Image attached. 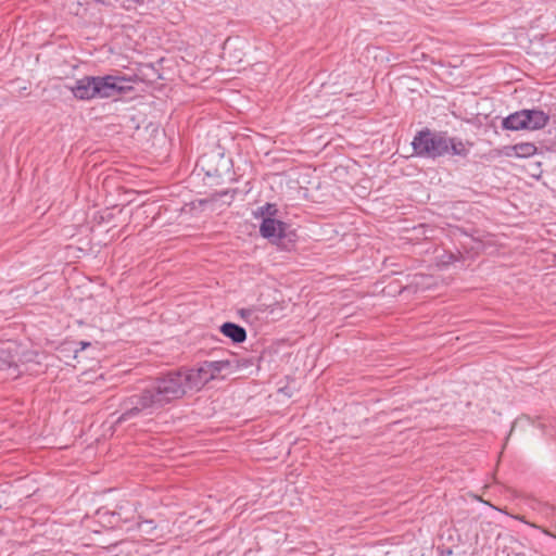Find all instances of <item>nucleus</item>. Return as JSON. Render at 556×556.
<instances>
[{
  "label": "nucleus",
  "mask_w": 556,
  "mask_h": 556,
  "mask_svg": "<svg viewBox=\"0 0 556 556\" xmlns=\"http://www.w3.org/2000/svg\"><path fill=\"white\" fill-rule=\"evenodd\" d=\"M17 351L11 346L0 349V372L5 374V379H16L22 375V370L17 363Z\"/></svg>",
  "instance_id": "obj_6"
},
{
  "label": "nucleus",
  "mask_w": 556,
  "mask_h": 556,
  "mask_svg": "<svg viewBox=\"0 0 556 556\" xmlns=\"http://www.w3.org/2000/svg\"><path fill=\"white\" fill-rule=\"evenodd\" d=\"M231 367L228 359L204 361L198 367H189L191 377L200 391L208 381L215 379L220 372Z\"/></svg>",
  "instance_id": "obj_4"
},
{
  "label": "nucleus",
  "mask_w": 556,
  "mask_h": 556,
  "mask_svg": "<svg viewBox=\"0 0 556 556\" xmlns=\"http://www.w3.org/2000/svg\"><path fill=\"white\" fill-rule=\"evenodd\" d=\"M136 507L135 504L125 502L117 506L115 510L110 513L113 520H109V522L113 527H117L121 523H130L135 519Z\"/></svg>",
  "instance_id": "obj_8"
},
{
  "label": "nucleus",
  "mask_w": 556,
  "mask_h": 556,
  "mask_svg": "<svg viewBox=\"0 0 556 556\" xmlns=\"http://www.w3.org/2000/svg\"><path fill=\"white\" fill-rule=\"evenodd\" d=\"M413 153L420 159L437 160L445 155L467 157L469 148L459 137H450L446 131L425 127L418 130L412 142Z\"/></svg>",
  "instance_id": "obj_2"
},
{
  "label": "nucleus",
  "mask_w": 556,
  "mask_h": 556,
  "mask_svg": "<svg viewBox=\"0 0 556 556\" xmlns=\"http://www.w3.org/2000/svg\"><path fill=\"white\" fill-rule=\"evenodd\" d=\"M516 556H519V555H516Z\"/></svg>",
  "instance_id": "obj_22"
},
{
  "label": "nucleus",
  "mask_w": 556,
  "mask_h": 556,
  "mask_svg": "<svg viewBox=\"0 0 556 556\" xmlns=\"http://www.w3.org/2000/svg\"><path fill=\"white\" fill-rule=\"evenodd\" d=\"M260 233L280 250L291 251L296 243V232L290 226L277 218L264 217L260 226Z\"/></svg>",
  "instance_id": "obj_3"
},
{
  "label": "nucleus",
  "mask_w": 556,
  "mask_h": 556,
  "mask_svg": "<svg viewBox=\"0 0 556 556\" xmlns=\"http://www.w3.org/2000/svg\"><path fill=\"white\" fill-rule=\"evenodd\" d=\"M538 148L532 142H520L504 148V155L507 157L527 159L536 154Z\"/></svg>",
  "instance_id": "obj_10"
},
{
  "label": "nucleus",
  "mask_w": 556,
  "mask_h": 556,
  "mask_svg": "<svg viewBox=\"0 0 556 556\" xmlns=\"http://www.w3.org/2000/svg\"><path fill=\"white\" fill-rule=\"evenodd\" d=\"M98 76H84L70 87L72 94L83 101L98 99Z\"/></svg>",
  "instance_id": "obj_5"
},
{
  "label": "nucleus",
  "mask_w": 556,
  "mask_h": 556,
  "mask_svg": "<svg viewBox=\"0 0 556 556\" xmlns=\"http://www.w3.org/2000/svg\"><path fill=\"white\" fill-rule=\"evenodd\" d=\"M463 258L464 256L458 250L456 252L438 250L435 254L437 265L441 268H446L450 265L460 263Z\"/></svg>",
  "instance_id": "obj_12"
},
{
  "label": "nucleus",
  "mask_w": 556,
  "mask_h": 556,
  "mask_svg": "<svg viewBox=\"0 0 556 556\" xmlns=\"http://www.w3.org/2000/svg\"><path fill=\"white\" fill-rule=\"evenodd\" d=\"M522 117L525 121V130H541L545 128L549 122V115L539 109H523Z\"/></svg>",
  "instance_id": "obj_7"
},
{
  "label": "nucleus",
  "mask_w": 556,
  "mask_h": 556,
  "mask_svg": "<svg viewBox=\"0 0 556 556\" xmlns=\"http://www.w3.org/2000/svg\"><path fill=\"white\" fill-rule=\"evenodd\" d=\"M148 525L150 526L151 529H154L155 528V525H154V521L153 520H144L142 522H138L137 526L139 529H142V525Z\"/></svg>",
  "instance_id": "obj_19"
},
{
  "label": "nucleus",
  "mask_w": 556,
  "mask_h": 556,
  "mask_svg": "<svg viewBox=\"0 0 556 556\" xmlns=\"http://www.w3.org/2000/svg\"><path fill=\"white\" fill-rule=\"evenodd\" d=\"M219 331L235 344L243 343L247 340V330L242 326L232 321L222 324Z\"/></svg>",
  "instance_id": "obj_11"
},
{
  "label": "nucleus",
  "mask_w": 556,
  "mask_h": 556,
  "mask_svg": "<svg viewBox=\"0 0 556 556\" xmlns=\"http://www.w3.org/2000/svg\"><path fill=\"white\" fill-rule=\"evenodd\" d=\"M427 279V276L425 275H415L414 276V280H413V283L416 286V287H424V280Z\"/></svg>",
  "instance_id": "obj_17"
},
{
  "label": "nucleus",
  "mask_w": 556,
  "mask_h": 556,
  "mask_svg": "<svg viewBox=\"0 0 556 556\" xmlns=\"http://www.w3.org/2000/svg\"><path fill=\"white\" fill-rule=\"evenodd\" d=\"M523 124L522 110H519L503 118L502 128L513 131L525 130Z\"/></svg>",
  "instance_id": "obj_13"
},
{
  "label": "nucleus",
  "mask_w": 556,
  "mask_h": 556,
  "mask_svg": "<svg viewBox=\"0 0 556 556\" xmlns=\"http://www.w3.org/2000/svg\"><path fill=\"white\" fill-rule=\"evenodd\" d=\"M513 518L517 519V520H520L522 522H525L526 525L532 527V528H535V529H540L539 527H536L535 525L531 523V522H528L523 519V517L521 516H513Z\"/></svg>",
  "instance_id": "obj_20"
},
{
  "label": "nucleus",
  "mask_w": 556,
  "mask_h": 556,
  "mask_svg": "<svg viewBox=\"0 0 556 556\" xmlns=\"http://www.w3.org/2000/svg\"><path fill=\"white\" fill-rule=\"evenodd\" d=\"M97 90L99 92L98 99H109L115 96H121L118 86L115 84L113 75L98 76Z\"/></svg>",
  "instance_id": "obj_9"
},
{
  "label": "nucleus",
  "mask_w": 556,
  "mask_h": 556,
  "mask_svg": "<svg viewBox=\"0 0 556 556\" xmlns=\"http://www.w3.org/2000/svg\"><path fill=\"white\" fill-rule=\"evenodd\" d=\"M113 78L115 79V84L119 87L118 92L119 94H125L134 90L132 84L138 81L137 75H113Z\"/></svg>",
  "instance_id": "obj_14"
},
{
  "label": "nucleus",
  "mask_w": 556,
  "mask_h": 556,
  "mask_svg": "<svg viewBox=\"0 0 556 556\" xmlns=\"http://www.w3.org/2000/svg\"><path fill=\"white\" fill-rule=\"evenodd\" d=\"M199 391L191 377L189 367L169 370L160 377L140 393L124 399L119 404V415L115 424L129 421L141 414H153L170 402L184 397L189 392Z\"/></svg>",
  "instance_id": "obj_1"
},
{
  "label": "nucleus",
  "mask_w": 556,
  "mask_h": 556,
  "mask_svg": "<svg viewBox=\"0 0 556 556\" xmlns=\"http://www.w3.org/2000/svg\"><path fill=\"white\" fill-rule=\"evenodd\" d=\"M96 2H99V3H104L105 0H94Z\"/></svg>",
  "instance_id": "obj_21"
},
{
  "label": "nucleus",
  "mask_w": 556,
  "mask_h": 556,
  "mask_svg": "<svg viewBox=\"0 0 556 556\" xmlns=\"http://www.w3.org/2000/svg\"><path fill=\"white\" fill-rule=\"evenodd\" d=\"M78 345H79V348L74 349V353H75V355H76L78 352H81V351H84L85 349H87L88 346H90V342H87V341H80V342H78Z\"/></svg>",
  "instance_id": "obj_18"
},
{
  "label": "nucleus",
  "mask_w": 556,
  "mask_h": 556,
  "mask_svg": "<svg viewBox=\"0 0 556 556\" xmlns=\"http://www.w3.org/2000/svg\"><path fill=\"white\" fill-rule=\"evenodd\" d=\"M278 213H279V210H278L277 204L267 202L264 205L257 207V210L253 213V215L255 218L262 217V219L264 217L276 218Z\"/></svg>",
  "instance_id": "obj_15"
},
{
  "label": "nucleus",
  "mask_w": 556,
  "mask_h": 556,
  "mask_svg": "<svg viewBox=\"0 0 556 556\" xmlns=\"http://www.w3.org/2000/svg\"><path fill=\"white\" fill-rule=\"evenodd\" d=\"M254 311L252 308H241L239 311V315L242 319L244 320H250V318L252 317Z\"/></svg>",
  "instance_id": "obj_16"
}]
</instances>
